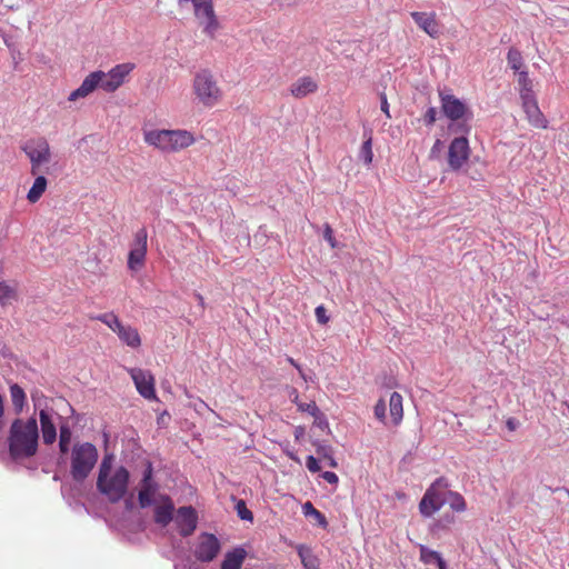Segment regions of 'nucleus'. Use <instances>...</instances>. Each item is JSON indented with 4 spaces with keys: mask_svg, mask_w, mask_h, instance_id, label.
<instances>
[{
    "mask_svg": "<svg viewBox=\"0 0 569 569\" xmlns=\"http://www.w3.org/2000/svg\"><path fill=\"white\" fill-rule=\"evenodd\" d=\"M390 417L393 425H399L403 418L402 396L399 392H392L389 400Z\"/></svg>",
    "mask_w": 569,
    "mask_h": 569,
    "instance_id": "obj_22",
    "label": "nucleus"
},
{
    "mask_svg": "<svg viewBox=\"0 0 569 569\" xmlns=\"http://www.w3.org/2000/svg\"><path fill=\"white\" fill-rule=\"evenodd\" d=\"M114 457L106 455L100 463L97 478L98 491L106 496L109 502L117 503L122 500L127 492L130 480V472L123 466H113Z\"/></svg>",
    "mask_w": 569,
    "mask_h": 569,
    "instance_id": "obj_4",
    "label": "nucleus"
},
{
    "mask_svg": "<svg viewBox=\"0 0 569 569\" xmlns=\"http://www.w3.org/2000/svg\"><path fill=\"white\" fill-rule=\"evenodd\" d=\"M42 439L46 445H52L57 439V428L53 423L52 416L47 409L39 412Z\"/></svg>",
    "mask_w": 569,
    "mask_h": 569,
    "instance_id": "obj_18",
    "label": "nucleus"
},
{
    "mask_svg": "<svg viewBox=\"0 0 569 569\" xmlns=\"http://www.w3.org/2000/svg\"><path fill=\"white\" fill-rule=\"evenodd\" d=\"M315 315H316L317 321L320 325H327L329 322V317L327 316V310L322 305L318 306L316 308Z\"/></svg>",
    "mask_w": 569,
    "mask_h": 569,
    "instance_id": "obj_38",
    "label": "nucleus"
},
{
    "mask_svg": "<svg viewBox=\"0 0 569 569\" xmlns=\"http://www.w3.org/2000/svg\"><path fill=\"white\" fill-rule=\"evenodd\" d=\"M138 503L141 509L152 508L153 520L161 527L168 526L173 519L174 503L168 495L160 492L159 485L152 478L150 465L139 482Z\"/></svg>",
    "mask_w": 569,
    "mask_h": 569,
    "instance_id": "obj_1",
    "label": "nucleus"
},
{
    "mask_svg": "<svg viewBox=\"0 0 569 569\" xmlns=\"http://www.w3.org/2000/svg\"><path fill=\"white\" fill-rule=\"evenodd\" d=\"M306 466H307L308 470L311 472H318L320 470L319 462L313 456L307 457Z\"/></svg>",
    "mask_w": 569,
    "mask_h": 569,
    "instance_id": "obj_41",
    "label": "nucleus"
},
{
    "mask_svg": "<svg viewBox=\"0 0 569 569\" xmlns=\"http://www.w3.org/2000/svg\"><path fill=\"white\" fill-rule=\"evenodd\" d=\"M3 416H4V405H3V398L0 395V430L3 428Z\"/></svg>",
    "mask_w": 569,
    "mask_h": 569,
    "instance_id": "obj_48",
    "label": "nucleus"
},
{
    "mask_svg": "<svg viewBox=\"0 0 569 569\" xmlns=\"http://www.w3.org/2000/svg\"><path fill=\"white\" fill-rule=\"evenodd\" d=\"M237 515L241 520H253L252 512L247 508L244 500H238L236 503Z\"/></svg>",
    "mask_w": 569,
    "mask_h": 569,
    "instance_id": "obj_34",
    "label": "nucleus"
},
{
    "mask_svg": "<svg viewBox=\"0 0 569 569\" xmlns=\"http://www.w3.org/2000/svg\"><path fill=\"white\" fill-rule=\"evenodd\" d=\"M460 128H461V129H462V131H463V132H466V133H467V132H469V130H470V128H469L467 124H465V126H460Z\"/></svg>",
    "mask_w": 569,
    "mask_h": 569,
    "instance_id": "obj_51",
    "label": "nucleus"
},
{
    "mask_svg": "<svg viewBox=\"0 0 569 569\" xmlns=\"http://www.w3.org/2000/svg\"><path fill=\"white\" fill-rule=\"evenodd\" d=\"M96 319L108 326L114 333H118V330L123 326L118 316H116L113 312L99 315L96 317Z\"/></svg>",
    "mask_w": 569,
    "mask_h": 569,
    "instance_id": "obj_28",
    "label": "nucleus"
},
{
    "mask_svg": "<svg viewBox=\"0 0 569 569\" xmlns=\"http://www.w3.org/2000/svg\"><path fill=\"white\" fill-rule=\"evenodd\" d=\"M441 110L443 114L452 120L458 121L465 118L468 112L467 106L453 94L439 93Z\"/></svg>",
    "mask_w": 569,
    "mask_h": 569,
    "instance_id": "obj_14",
    "label": "nucleus"
},
{
    "mask_svg": "<svg viewBox=\"0 0 569 569\" xmlns=\"http://www.w3.org/2000/svg\"><path fill=\"white\" fill-rule=\"evenodd\" d=\"M118 338L128 347L137 349L141 346V337L138 330L129 325H123L117 333Z\"/></svg>",
    "mask_w": 569,
    "mask_h": 569,
    "instance_id": "obj_20",
    "label": "nucleus"
},
{
    "mask_svg": "<svg viewBox=\"0 0 569 569\" xmlns=\"http://www.w3.org/2000/svg\"><path fill=\"white\" fill-rule=\"evenodd\" d=\"M21 150L30 161L32 176H37L41 167L49 163L52 158L50 144L43 137L29 139L21 146Z\"/></svg>",
    "mask_w": 569,
    "mask_h": 569,
    "instance_id": "obj_7",
    "label": "nucleus"
},
{
    "mask_svg": "<svg viewBox=\"0 0 569 569\" xmlns=\"http://www.w3.org/2000/svg\"><path fill=\"white\" fill-rule=\"evenodd\" d=\"M565 406L567 407V409L569 411V402H565Z\"/></svg>",
    "mask_w": 569,
    "mask_h": 569,
    "instance_id": "obj_53",
    "label": "nucleus"
},
{
    "mask_svg": "<svg viewBox=\"0 0 569 569\" xmlns=\"http://www.w3.org/2000/svg\"><path fill=\"white\" fill-rule=\"evenodd\" d=\"M446 503H449L450 508L457 512H463L467 509L465 498L459 492L449 489L446 491Z\"/></svg>",
    "mask_w": 569,
    "mask_h": 569,
    "instance_id": "obj_27",
    "label": "nucleus"
},
{
    "mask_svg": "<svg viewBox=\"0 0 569 569\" xmlns=\"http://www.w3.org/2000/svg\"><path fill=\"white\" fill-rule=\"evenodd\" d=\"M286 453H287V456H288L291 460H293V461H296V462H300L299 458H298L293 452H291V451H287Z\"/></svg>",
    "mask_w": 569,
    "mask_h": 569,
    "instance_id": "obj_49",
    "label": "nucleus"
},
{
    "mask_svg": "<svg viewBox=\"0 0 569 569\" xmlns=\"http://www.w3.org/2000/svg\"><path fill=\"white\" fill-rule=\"evenodd\" d=\"M8 447L10 457L14 460L27 459L36 456L39 447V428L36 418H17L12 421Z\"/></svg>",
    "mask_w": 569,
    "mask_h": 569,
    "instance_id": "obj_3",
    "label": "nucleus"
},
{
    "mask_svg": "<svg viewBox=\"0 0 569 569\" xmlns=\"http://www.w3.org/2000/svg\"><path fill=\"white\" fill-rule=\"evenodd\" d=\"M507 61L509 67L515 71L519 72L522 67V56L521 52L515 48H511L507 54Z\"/></svg>",
    "mask_w": 569,
    "mask_h": 569,
    "instance_id": "obj_33",
    "label": "nucleus"
},
{
    "mask_svg": "<svg viewBox=\"0 0 569 569\" xmlns=\"http://www.w3.org/2000/svg\"><path fill=\"white\" fill-rule=\"evenodd\" d=\"M9 390L14 412L20 415L27 403L26 392L18 383H12Z\"/></svg>",
    "mask_w": 569,
    "mask_h": 569,
    "instance_id": "obj_23",
    "label": "nucleus"
},
{
    "mask_svg": "<svg viewBox=\"0 0 569 569\" xmlns=\"http://www.w3.org/2000/svg\"><path fill=\"white\" fill-rule=\"evenodd\" d=\"M133 69V63L126 62L114 66L108 72L93 71L83 79L78 89L69 94L68 100L77 101L80 98H86L97 88L109 93L114 92L126 82L127 77Z\"/></svg>",
    "mask_w": 569,
    "mask_h": 569,
    "instance_id": "obj_2",
    "label": "nucleus"
},
{
    "mask_svg": "<svg viewBox=\"0 0 569 569\" xmlns=\"http://www.w3.org/2000/svg\"><path fill=\"white\" fill-rule=\"evenodd\" d=\"M522 110L526 113V118L528 122L537 129H547L548 128V119L545 117L542 111L538 106V101L536 96L530 98L521 99Z\"/></svg>",
    "mask_w": 569,
    "mask_h": 569,
    "instance_id": "obj_15",
    "label": "nucleus"
},
{
    "mask_svg": "<svg viewBox=\"0 0 569 569\" xmlns=\"http://www.w3.org/2000/svg\"><path fill=\"white\" fill-rule=\"evenodd\" d=\"M319 86L316 79L310 76L300 77L291 83L289 91L297 98L302 99L318 90Z\"/></svg>",
    "mask_w": 569,
    "mask_h": 569,
    "instance_id": "obj_17",
    "label": "nucleus"
},
{
    "mask_svg": "<svg viewBox=\"0 0 569 569\" xmlns=\"http://www.w3.org/2000/svg\"><path fill=\"white\" fill-rule=\"evenodd\" d=\"M126 507L127 509H131L132 508V496L126 500Z\"/></svg>",
    "mask_w": 569,
    "mask_h": 569,
    "instance_id": "obj_50",
    "label": "nucleus"
},
{
    "mask_svg": "<svg viewBox=\"0 0 569 569\" xmlns=\"http://www.w3.org/2000/svg\"><path fill=\"white\" fill-rule=\"evenodd\" d=\"M287 361H288L291 366H293V367L298 370L299 376H300L305 381H307V377H306L305 371L302 370L301 366H300V365H299V363H298L293 358H291V357H287Z\"/></svg>",
    "mask_w": 569,
    "mask_h": 569,
    "instance_id": "obj_43",
    "label": "nucleus"
},
{
    "mask_svg": "<svg viewBox=\"0 0 569 569\" xmlns=\"http://www.w3.org/2000/svg\"><path fill=\"white\" fill-rule=\"evenodd\" d=\"M198 523V513L192 507H180V535H191Z\"/></svg>",
    "mask_w": 569,
    "mask_h": 569,
    "instance_id": "obj_19",
    "label": "nucleus"
},
{
    "mask_svg": "<svg viewBox=\"0 0 569 569\" xmlns=\"http://www.w3.org/2000/svg\"><path fill=\"white\" fill-rule=\"evenodd\" d=\"M246 557L247 552L243 548H234L226 553L220 569H241Z\"/></svg>",
    "mask_w": 569,
    "mask_h": 569,
    "instance_id": "obj_21",
    "label": "nucleus"
},
{
    "mask_svg": "<svg viewBox=\"0 0 569 569\" xmlns=\"http://www.w3.org/2000/svg\"><path fill=\"white\" fill-rule=\"evenodd\" d=\"M220 542L212 533H201L194 549V556L203 562L212 561L220 551Z\"/></svg>",
    "mask_w": 569,
    "mask_h": 569,
    "instance_id": "obj_12",
    "label": "nucleus"
},
{
    "mask_svg": "<svg viewBox=\"0 0 569 569\" xmlns=\"http://www.w3.org/2000/svg\"><path fill=\"white\" fill-rule=\"evenodd\" d=\"M148 250V232L146 228H140L133 234L128 253V269L131 272H139L144 268Z\"/></svg>",
    "mask_w": 569,
    "mask_h": 569,
    "instance_id": "obj_9",
    "label": "nucleus"
},
{
    "mask_svg": "<svg viewBox=\"0 0 569 569\" xmlns=\"http://www.w3.org/2000/svg\"><path fill=\"white\" fill-rule=\"evenodd\" d=\"M375 417L381 421L386 422V403L383 399L378 400V402L375 406Z\"/></svg>",
    "mask_w": 569,
    "mask_h": 569,
    "instance_id": "obj_36",
    "label": "nucleus"
},
{
    "mask_svg": "<svg viewBox=\"0 0 569 569\" xmlns=\"http://www.w3.org/2000/svg\"><path fill=\"white\" fill-rule=\"evenodd\" d=\"M380 99H381V110H382V112L388 118H391L390 112H389V103H388V100H387V96L385 93H381L380 94Z\"/></svg>",
    "mask_w": 569,
    "mask_h": 569,
    "instance_id": "obj_44",
    "label": "nucleus"
},
{
    "mask_svg": "<svg viewBox=\"0 0 569 569\" xmlns=\"http://www.w3.org/2000/svg\"><path fill=\"white\" fill-rule=\"evenodd\" d=\"M196 139L189 131L180 130V148H187L194 143Z\"/></svg>",
    "mask_w": 569,
    "mask_h": 569,
    "instance_id": "obj_37",
    "label": "nucleus"
},
{
    "mask_svg": "<svg viewBox=\"0 0 569 569\" xmlns=\"http://www.w3.org/2000/svg\"><path fill=\"white\" fill-rule=\"evenodd\" d=\"M437 120V110L435 107H430L425 116H423V121L427 126L431 127L433 126V123L436 122Z\"/></svg>",
    "mask_w": 569,
    "mask_h": 569,
    "instance_id": "obj_39",
    "label": "nucleus"
},
{
    "mask_svg": "<svg viewBox=\"0 0 569 569\" xmlns=\"http://www.w3.org/2000/svg\"><path fill=\"white\" fill-rule=\"evenodd\" d=\"M143 141L162 152H173L178 146V130L143 129Z\"/></svg>",
    "mask_w": 569,
    "mask_h": 569,
    "instance_id": "obj_10",
    "label": "nucleus"
},
{
    "mask_svg": "<svg viewBox=\"0 0 569 569\" xmlns=\"http://www.w3.org/2000/svg\"><path fill=\"white\" fill-rule=\"evenodd\" d=\"M321 477L331 485H337L339 481L338 476L332 471H325Z\"/></svg>",
    "mask_w": 569,
    "mask_h": 569,
    "instance_id": "obj_42",
    "label": "nucleus"
},
{
    "mask_svg": "<svg viewBox=\"0 0 569 569\" xmlns=\"http://www.w3.org/2000/svg\"><path fill=\"white\" fill-rule=\"evenodd\" d=\"M449 483L446 478L440 477L435 480L426 490L419 503L420 513L425 517H431L446 503V491Z\"/></svg>",
    "mask_w": 569,
    "mask_h": 569,
    "instance_id": "obj_8",
    "label": "nucleus"
},
{
    "mask_svg": "<svg viewBox=\"0 0 569 569\" xmlns=\"http://www.w3.org/2000/svg\"><path fill=\"white\" fill-rule=\"evenodd\" d=\"M299 555L301 557V561L306 569H318L316 559L313 557L305 556L301 551H299Z\"/></svg>",
    "mask_w": 569,
    "mask_h": 569,
    "instance_id": "obj_40",
    "label": "nucleus"
},
{
    "mask_svg": "<svg viewBox=\"0 0 569 569\" xmlns=\"http://www.w3.org/2000/svg\"><path fill=\"white\" fill-rule=\"evenodd\" d=\"M130 373L138 392L146 399H154V378L148 370L140 368H131L128 370Z\"/></svg>",
    "mask_w": 569,
    "mask_h": 569,
    "instance_id": "obj_13",
    "label": "nucleus"
},
{
    "mask_svg": "<svg viewBox=\"0 0 569 569\" xmlns=\"http://www.w3.org/2000/svg\"><path fill=\"white\" fill-rule=\"evenodd\" d=\"M289 397L291 398L292 402L296 403L297 407H298V403H301V401L299 400L298 390L296 388H291V390L289 392Z\"/></svg>",
    "mask_w": 569,
    "mask_h": 569,
    "instance_id": "obj_47",
    "label": "nucleus"
},
{
    "mask_svg": "<svg viewBox=\"0 0 569 569\" xmlns=\"http://www.w3.org/2000/svg\"><path fill=\"white\" fill-rule=\"evenodd\" d=\"M18 299L17 286L0 281V305L2 307Z\"/></svg>",
    "mask_w": 569,
    "mask_h": 569,
    "instance_id": "obj_25",
    "label": "nucleus"
},
{
    "mask_svg": "<svg viewBox=\"0 0 569 569\" xmlns=\"http://www.w3.org/2000/svg\"><path fill=\"white\" fill-rule=\"evenodd\" d=\"M297 408L299 411L307 412L312 417H317L319 413V408L317 407L315 401L298 403Z\"/></svg>",
    "mask_w": 569,
    "mask_h": 569,
    "instance_id": "obj_35",
    "label": "nucleus"
},
{
    "mask_svg": "<svg viewBox=\"0 0 569 569\" xmlns=\"http://www.w3.org/2000/svg\"><path fill=\"white\" fill-rule=\"evenodd\" d=\"M98 450L90 442L76 443L71 450L70 475L77 482L88 478L98 461Z\"/></svg>",
    "mask_w": 569,
    "mask_h": 569,
    "instance_id": "obj_6",
    "label": "nucleus"
},
{
    "mask_svg": "<svg viewBox=\"0 0 569 569\" xmlns=\"http://www.w3.org/2000/svg\"><path fill=\"white\" fill-rule=\"evenodd\" d=\"M518 84H519L520 99L530 98V97L535 96V92L532 89V80L530 79L527 71L518 72Z\"/></svg>",
    "mask_w": 569,
    "mask_h": 569,
    "instance_id": "obj_26",
    "label": "nucleus"
},
{
    "mask_svg": "<svg viewBox=\"0 0 569 569\" xmlns=\"http://www.w3.org/2000/svg\"><path fill=\"white\" fill-rule=\"evenodd\" d=\"M302 512L306 517H312L322 527L328 525L326 517L310 501L302 505Z\"/></svg>",
    "mask_w": 569,
    "mask_h": 569,
    "instance_id": "obj_29",
    "label": "nucleus"
},
{
    "mask_svg": "<svg viewBox=\"0 0 569 569\" xmlns=\"http://www.w3.org/2000/svg\"><path fill=\"white\" fill-rule=\"evenodd\" d=\"M469 141L466 137L455 138L448 148V164L451 170L458 171L469 160Z\"/></svg>",
    "mask_w": 569,
    "mask_h": 569,
    "instance_id": "obj_11",
    "label": "nucleus"
},
{
    "mask_svg": "<svg viewBox=\"0 0 569 569\" xmlns=\"http://www.w3.org/2000/svg\"><path fill=\"white\" fill-rule=\"evenodd\" d=\"M420 560L423 563H431L432 561H436L437 566H440V562L445 561L439 552L430 550L426 546H420Z\"/></svg>",
    "mask_w": 569,
    "mask_h": 569,
    "instance_id": "obj_31",
    "label": "nucleus"
},
{
    "mask_svg": "<svg viewBox=\"0 0 569 569\" xmlns=\"http://www.w3.org/2000/svg\"><path fill=\"white\" fill-rule=\"evenodd\" d=\"M438 569H447L446 561H441L440 566H438Z\"/></svg>",
    "mask_w": 569,
    "mask_h": 569,
    "instance_id": "obj_52",
    "label": "nucleus"
},
{
    "mask_svg": "<svg viewBox=\"0 0 569 569\" xmlns=\"http://www.w3.org/2000/svg\"><path fill=\"white\" fill-rule=\"evenodd\" d=\"M359 158L365 162V164L369 166L372 162L373 159V152H372V137L369 136L362 143L360 151H359Z\"/></svg>",
    "mask_w": 569,
    "mask_h": 569,
    "instance_id": "obj_30",
    "label": "nucleus"
},
{
    "mask_svg": "<svg viewBox=\"0 0 569 569\" xmlns=\"http://www.w3.org/2000/svg\"><path fill=\"white\" fill-rule=\"evenodd\" d=\"M411 18L431 38H438L440 34V26L437 21L435 12H411Z\"/></svg>",
    "mask_w": 569,
    "mask_h": 569,
    "instance_id": "obj_16",
    "label": "nucleus"
},
{
    "mask_svg": "<svg viewBox=\"0 0 569 569\" xmlns=\"http://www.w3.org/2000/svg\"><path fill=\"white\" fill-rule=\"evenodd\" d=\"M506 427L509 431H515L518 428V421L515 418H508L506 421Z\"/></svg>",
    "mask_w": 569,
    "mask_h": 569,
    "instance_id": "obj_46",
    "label": "nucleus"
},
{
    "mask_svg": "<svg viewBox=\"0 0 569 569\" xmlns=\"http://www.w3.org/2000/svg\"><path fill=\"white\" fill-rule=\"evenodd\" d=\"M46 189H47V179H46V177L37 174V178L34 179V182H33L32 187L30 188V190H29V192L27 194V199L31 203H36L42 197V194L44 193Z\"/></svg>",
    "mask_w": 569,
    "mask_h": 569,
    "instance_id": "obj_24",
    "label": "nucleus"
},
{
    "mask_svg": "<svg viewBox=\"0 0 569 569\" xmlns=\"http://www.w3.org/2000/svg\"><path fill=\"white\" fill-rule=\"evenodd\" d=\"M192 91L198 102L204 108H213L223 98V90L210 69H200L194 73Z\"/></svg>",
    "mask_w": 569,
    "mask_h": 569,
    "instance_id": "obj_5",
    "label": "nucleus"
},
{
    "mask_svg": "<svg viewBox=\"0 0 569 569\" xmlns=\"http://www.w3.org/2000/svg\"><path fill=\"white\" fill-rule=\"evenodd\" d=\"M325 238L330 243L331 248L336 247V240L332 236V230L329 226H327L325 229Z\"/></svg>",
    "mask_w": 569,
    "mask_h": 569,
    "instance_id": "obj_45",
    "label": "nucleus"
},
{
    "mask_svg": "<svg viewBox=\"0 0 569 569\" xmlns=\"http://www.w3.org/2000/svg\"><path fill=\"white\" fill-rule=\"evenodd\" d=\"M71 436L72 433L68 426L60 427L59 449L61 453H67L69 451Z\"/></svg>",
    "mask_w": 569,
    "mask_h": 569,
    "instance_id": "obj_32",
    "label": "nucleus"
}]
</instances>
